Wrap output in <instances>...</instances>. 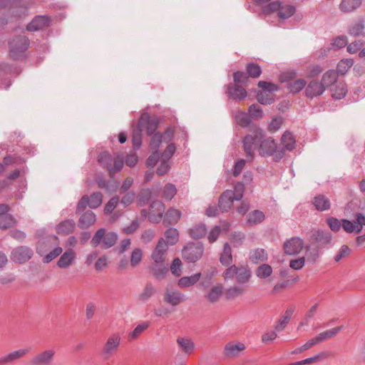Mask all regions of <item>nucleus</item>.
<instances>
[{
  "mask_svg": "<svg viewBox=\"0 0 365 365\" xmlns=\"http://www.w3.org/2000/svg\"><path fill=\"white\" fill-rule=\"evenodd\" d=\"M243 147L247 156L251 160L254 157L256 149H258L261 156L272 155L275 161L281 160L284 154V148L278 147L273 138H264L262 130L256 127L252 134L247 135L244 138Z\"/></svg>",
  "mask_w": 365,
  "mask_h": 365,
  "instance_id": "1",
  "label": "nucleus"
},
{
  "mask_svg": "<svg viewBox=\"0 0 365 365\" xmlns=\"http://www.w3.org/2000/svg\"><path fill=\"white\" fill-rule=\"evenodd\" d=\"M98 162L108 171L109 176L113 178L115 173L120 172L123 168L124 157L120 154L111 155L103 151L98 156Z\"/></svg>",
  "mask_w": 365,
  "mask_h": 365,
  "instance_id": "2",
  "label": "nucleus"
},
{
  "mask_svg": "<svg viewBox=\"0 0 365 365\" xmlns=\"http://www.w3.org/2000/svg\"><path fill=\"white\" fill-rule=\"evenodd\" d=\"M118 236L114 232H108L105 228L98 229L91 239L93 247L101 246L102 249L107 250L116 243Z\"/></svg>",
  "mask_w": 365,
  "mask_h": 365,
  "instance_id": "3",
  "label": "nucleus"
},
{
  "mask_svg": "<svg viewBox=\"0 0 365 365\" xmlns=\"http://www.w3.org/2000/svg\"><path fill=\"white\" fill-rule=\"evenodd\" d=\"M29 39L23 35L14 36L9 41V56L14 60H19L24 57L25 52L29 47Z\"/></svg>",
  "mask_w": 365,
  "mask_h": 365,
  "instance_id": "4",
  "label": "nucleus"
},
{
  "mask_svg": "<svg viewBox=\"0 0 365 365\" xmlns=\"http://www.w3.org/2000/svg\"><path fill=\"white\" fill-rule=\"evenodd\" d=\"M204 254L202 242H189L182 250V257L187 263H195L200 259Z\"/></svg>",
  "mask_w": 365,
  "mask_h": 365,
  "instance_id": "5",
  "label": "nucleus"
},
{
  "mask_svg": "<svg viewBox=\"0 0 365 365\" xmlns=\"http://www.w3.org/2000/svg\"><path fill=\"white\" fill-rule=\"evenodd\" d=\"M222 276L225 281L235 279L237 282L244 284L249 281L251 273L249 269L243 266L237 267L235 265H231L225 269Z\"/></svg>",
  "mask_w": 365,
  "mask_h": 365,
  "instance_id": "6",
  "label": "nucleus"
},
{
  "mask_svg": "<svg viewBox=\"0 0 365 365\" xmlns=\"http://www.w3.org/2000/svg\"><path fill=\"white\" fill-rule=\"evenodd\" d=\"M121 337L118 333L110 335L105 341L101 349V355L104 359H108L117 352L120 347Z\"/></svg>",
  "mask_w": 365,
  "mask_h": 365,
  "instance_id": "7",
  "label": "nucleus"
},
{
  "mask_svg": "<svg viewBox=\"0 0 365 365\" xmlns=\"http://www.w3.org/2000/svg\"><path fill=\"white\" fill-rule=\"evenodd\" d=\"M56 351L53 349H46L34 356L30 360L31 365H52Z\"/></svg>",
  "mask_w": 365,
  "mask_h": 365,
  "instance_id": "8",
  "label": "nucleus"
},
{
  "mask_svg": "<svg viewBox=\"0 0 365 365\" xmlns=\"http://www.w3.org/2000/svg\"><path fill=\"white\" fill-rule=\"evenodd\" d=\"M33 250L26 246H20L14 249L11 254V259L19 264L29 261L33 256Z\"/></svg>",
  "mask_w": 365,
  "mask_h": 365,
  "instance_id": "9",
  "label": "nucleus"
},
{
  "mask_svg": "<svg viewBox=\"0 0 365 365\" xmlns=\"http://www.w3.org/2000/svg\"><path fill=\"white\" fill-rule=\"evenodd\" d=\"M51 22V17L47 15L36 16L26 26V30L32 32L43 30L49 27Z\"/></svg>",
  "mask_w": 365,
  "mask_h": 365,
  "instance_id": "10",
  "label": "nucleus"
},
{
  "mask_svg": "<svg viewBox=\"0 0 365 365\" xmlns=\"http://www.w3.org/2000/svg\"><path fill=\"white\" fill-rule=\"evenodd\" d=\"M304 247V241L299 237H294L284 242V252L289 255L299 254Z\"/></svg>",
  "mask_w": 365,
  "mask_h": 365,
  "instance_id": "11",
  "label": "nucleus"
},
{
  "mask_svg": "<svg viewBox=\"0 0 365 365\" xmlns=\"http://www.w3.org/2000/svg\"><path fill=\"white\" fill-rule=\"evenodd\" d=\"M163 300L173 307L178 306L185 300V295L179 291L166 288L163 295Z\"/></svg>",
  "mask_w": 365,
  "mask_h": 365,
  "instance_id": "12",
  "label": "nucleus"
},
{
  "mask_svg": "<svg viewBox=\"0 0 365 365\" xmlns=\"http://www.w3.org/2000/svg\"><path fill=\"white\" fill-rule=\"evenodd\" d=\"M8 212V205L0 204V230L10 228L16 224V220Z\"/></svg>",
  "mask_w": 365,
  "mask_h": 365,
  "instance_id": "13",
  "label": "nucleus"
},
{
  "mask_svg": "<svg viewBox=\"0 0 365 365\" xmlns=\"http://www.w3.org/2000/svg\"><path fill=\"white\" fill-rule=\"evenodd\" d=\"M151 211L149 214L148 219L153 223H158L161 221L163 212L165 210V205L161 201L155 200L150 204Z\"/></svg>",
  "mask_w": 365,
  "mask_h": 365,
  "instance_id": "14",
  "label": "nucleus"
},
{
  "mask_svg": "<svg viewBox=\"0 0 365 365\" xmlns=\"http://www.w3.org/2000/svg\"><path fill=\"white\" fill-rule=\"evenodd\" d=\"M312 242L319 246L320 249L327 247L331 242L332 235L328 231L317 230L312 235Z\"/></svg>",
  "mask_w": 365,
  "mask_h": 365,
  "instance_id": "15",
  "label": "nucleus"
},
{
  "mask_svg": "<svg viewBox=\"0 0 365 365\" xmlns=\"http://www.w3.org/2000/svg\"><path fill=\"white\" fill-rule=\"evenodd\" d=\"M227 96L230 98L241 101L247 97L246 90L239 84L229 83L227 86Z\"/></svg>",
  "mask_w": 365,
  "mask_h": 365,
  "instance_id": "16",
  "label": "nucleus"
},
{
  "mask_svg": "<svg viewBox=\"0 0 365 365\" xmlns=\"http://www.w3.org/2000/svg\"><path fill=\"white\" fill-rule=\"evenodd\" d=\"M246 349L245 345L242 342H229L224 348L223 354L227 358H234L237 356L241 351Z\"/></svg>",
  "mask_w": 365,
  "mask_h": 365,
  "instance_id": "17",
  "label": "nucleus"
},
{
  "mask_svg": "<svg viewBox=\"0 0 365 365\" xmlns=\"http://www.w3.org/2000/svg\"><path fill=\"white\" fill-rule=\"evenodd\" d=\"M325 91L324 86L316 80L311 81L305 88V95L309 98L319 96Z\"/></svg>",
  "mask_w": 365,
  "mask_h": 365,
  "instance_id": "18",
  "label": "nucleus"
},
{
  "mask_svg": "<svg viewBox=\"0 0 365 365\" xmlns=\"http://www.w3.org/2000/svg\"><path fill=\"white\" fill-rule=\"evenodd\" d=\"M168 246L164 239L159 240L155 248L154 249L151 258L156 262H165V254L168 251Z\"/></svg>",
  "mask_w": 365,
  "mask_h": 365,
  "instance_id": "19",
  "label": "nucleus"
},
{
  "mask_svg": "<svg viewBox=\"0 0 365 365\" xmlns=\"http://www.w3.org/2000/svg\"><path fill=\"white\" fill-rule=\"evenodd\" d=\"M29 352V349H21L16 351H11L6 355L0 357V365H6L11 364L16 360L20 359Z\"/></svg>",
  "mask_w": 365,
  "mask_h": 365,
  "instance_id": "20",
  "label": "nucleus"
},
{
  "mask_svg": "<svg viewBox=\"0 0 365 365\" xmlns=\"http://www.w3.org/2000/svg\"><path fill=\"white\" fill-rule=\"evenodd\" d=\"M233 194L231 190H227L220 195L218 200V207L222 212H227L233 206V202L235 200L231 197Z\"/></svg>",
  "mask_w": 365,
  "mask_h": 365,
  "instance_id": "21",
  "label": "nucleus"
},
{
  "mask_svg": "<svg viewBox=\"0 0 365 365\" xmlns=\"http://www.w3.org/2000/svg\"><path fill=\"white\" fill-rule=\"evenodd\" d=\"M75 259L76 253L74 250L69 249L60 257L57 262V266L61 269H66L74 263Z\"/></svg>",
  "mask_w": 365,
  "mask_h": 365,
  "instance_id": "22",
  "label": "nucleus"
},
{
  "mask_svg": "<svg viewBox=\"0 0 365 365\" xmlns=\"http://www.w3.org/2000/svg\"><path fill=\"white\" fill-rule=\"evenodd\" d=\"M58 241L56 236H50L46 239L39 240L36 246V252L41 255L43 256L46 251H48L52 245H55Z\"/></svg>",
  "mask_w": 365,
  "mask_h": 365,
  "instance_id": "23",
  "label": "nucleus"
},
{
  "mask_svg": "<svg viewBox=\"0 0 365 365\" xmlns=\"http://www.w3.org/2000/svg\"><path fill=\"white\" fill-rule=\"evenodd\" d=\"M177 344L181 351L187 355H190L195 351V344L190 338L178 337L177 339Z\"/></svg>",
  "mask_w": 365,
  "mask_h": 365,
  "instance_id": "24",
  "label": "nucleus"
},
{
  "mask_svg": "<svg viewBox=\"0 0 365 365\" xmlns=\"http://www.w3.org/2000/svg\"><path fill=\"white\" fill-rule=\"evenodd\" d=\"M140 124L142 126L145 127L147 135H151L155 134V131L158 128V120L153 118H150L149 116H141L140 119Z\"/></svg>",
  "mask_w": 365,
  "mask_h": 365,
  "instance_id": "25",
  "label": "nucleus"
},
{
  "mask_svg": "<svg viewBox=\"0 0 365 365\" xmlns=\"http://www.w3.org/2000/svg\"><path fill=\"white\" fill-rule=\"evenodd\" d=\"M96 221V215L91 210L85 212L78 220V227L82 229H88Z\"/></svg>",
  "mask_w": 365,
  "mask_h": 365,
  "instance_id": "26",
  "label": "nucleus"
},
{
  "mask_svg": "<svg viewBox=\"0 0 365 365\" xmlns=\"http://www.w3.org/2000/svg\"><path fill=\"white\" fill-rule=\"evenodd\" d=\"M76 227V222L73 220H66L56 226V232L60 235H68L72 233Z\"/></svg>",
  "mask_w": 365,
  "mask_h": 365,
  "instance_id": "27",
  "label": "nucleus"
},
{
  "mask_svg": "<svg viewBox=\"0 0 365 365\" xmlns=\"http://www.w3.org/2000/svg\"><path fill=\"white\" fill-rule=\"evenodd\" d=\"M164 262H156L153 261L150 264V269L152 274L158 279H163L168 272V267Z\"/></svg>",
  "mask_w": 365,
  "mask_h": 365,
  "instance_id": "28",
  "label": "nucleus"
},
{
  "mask_svg": "<svg viewBox=\"0 0 365 365\" xmlns=\"http://www.w3.org/2000/svg\"><path fill=\"white\" fill-rule=\"evenodd\" d=\"M223 286L222 284H217L213 286L205 295V298L210 303L214 304L219 301L223 294Z\"/></svg>",
  "mask_w": 365,
  "mask_h": 365,
  "instance_id": "29",
  "label": "nucleus"
},
{
  "mask_svg": "<svg viewBox=\"0 0 365 365\" xmlns=\"http://www.w3.org/2000/svg\"><path fill=\"white\" fill-rule=\"evenodd\" d=\"M361 5V0H341L339 8L342 13H351Z\"/></svg>",
  "mask_w": 365,
  "mask_h": 365,
  "instance_id": "30",
  "label": "nucleus"
},
{
  "mask_svg": "<svg viewBox=\"0 0 365 365\" xmlns=\"http://www.w3.org/2000/svg\"><path fill=\"white\" fill-rule=\"evenodd\" d=\"M150 325V322L148 321H144L138 324L135 329L128 333V340L129 341H133L138 339L140 335L148 329Z\"/></svg>",
  "mask_w": 365,
  "mask_h": 365,
  "instance_id": "31",
  "label": "nucleus"
},
{
  "mask_svg": "<svg viewBox=\"0 0 365 365\" xmlns=\"http://www.w3.org/2000/svg\"><path fill=\"white\" fill-rule=\"evenodd\" d=\"M342 329V326L334 327L333 329L321 332L313 339L316 344H319L334 337Z\"/></svg>",
  "mask_w": 365,
  "mask_h": 365,
  "instance_id": "32",
  "label": "nucleus"
},
{
  "mask_svg": "<svg viewBox=\"0 0 365 365\" xmlns=\"http://www.w3.org/2000/svg\"><path fill=\"white\" fill-rule=\"evenodd\" d=\"M321 252L322 249L319 248V246L312 242L306 249V257L307 261L312 263L316 262L317 259L319 257Z\"/></svg>",
  "mask_w": 365,
  "mask_h": 365,
  "instance_id": "33",
  "label": "nucleus"
},
{
  "mask_svg": "<svg viewBox=\"0 0 365 365\" xmlns=\"http://www.w3.org/2000/svg\"><path fill=\"white\" fill-rule=\"evenodd\" d=\"M294 312V307L293 306L289 307L286 309L284 315L280 319H279L278 322H277L274 327L276 331H281L284 329L289 319H291Z\"/></svg>",
  "mask_w": 365,
  "mask_h": 365,
  "instance_id": "34",
  "label": "nucleus"
},
{
  "mask_svg": "<svg viewBox=\"0 0 365 365\" xmlns=\"http://www.w3.org/2000/svg\"><path fill=\"white\" fill-rule=\"evenodd\" d=\"M313 205L318 211L328 210L331 207L329 199L324 195H318L313 200Z\"/></svg>",
  "mask_w": 365,
  "mask_h": 365,
  "instance_id": "35",
  "label": "nucleus"
},
{
  "mask_svg": "<svg viewBox=\"0 0 365 365\" xmlns=\"http://www.w3.org/2000/svg\"><path fill=\"white\" fill-rule=\"evenodd\" d=\"M181 212L177 209L170 208L165 213L163 224L165 225H175L178 223V222L181 218Z\"/></svg>",
  "mask_w": 365,
  "mask_h": 365,
  "instance_id": "36",
  "label": "nucleus"
},
{
  "mask_svg": "<svg viewBox=\"0 0 365 365\" xmlns=\"http://www.w3.org/2000/svg\"><path fill=\"white\" fill-rule=\"evenodd\" d=\"M337 78V72L334 69H330L323 74L321 83L324 86V88L326 89V88L329 87L336 83Z\"/></svg>",
  "mask_w": 365,
  "mask_h": 365,
  "instance_id": "37",
  "label": "nucleus"
},
{
  "mask_svg": "<svg viewBox=\"0 0 365 365\" xmlns=\"http://www.w3.org/2000/svg\"><path fill=\"white\" fill-rule=\"evenodd\" d=\"M201 277V273H196L189 277H182L178 282V285L180 288H185L196 284Z\"/></svg>",
  "mask_w": 365,
  "mask_h": 365,
  "instance_id": "38",
  "label": "nucleus"
},
{
  "mask_svg": "<svg viewBox=\"0 0 365 365\" xmlns=\"http://www.w3.org/2000/svg\"><path fill=\"white\" fill-rule=\"evenodd\" d=\"M220 261L224 266H230L232 263V249L228 242L224 245Z\"/></svg>",
  "mask_w": 365,
  "mask_h": 365,
  "instance_id": "39",
  "label": "nucleus"
},
{
  "mask_svg": "<svg viewBox=\"0 0 365 365\" xmlns=\"http://www.w3.org/2000/svg\"><path fill=\"white\" fill-rule=\"evenodd\" d=\"M155 292V287L150 282L146 283L144 289L138 294V300L144 303L147 302Z\"/></svg>",
  "mask_w": 365,
  "mask_h": 365,
  "instance_id": "40",
  "label": "nucleus"
},
{
  "mask_svg": "<svg viewBox=\"0 0 365 365\" xmlns=\"http://www.w3.org/2000/svg\"><path fill=\"white\" fill-rule=\"evenodd\" d=\"M250 260L255 264L267 259V254L264 249L257 248L250 252Z\"/></svg>",
  "mask_w": 365,
  "mask_h": 365,
  "instance_id": "41",
  "label": "nucleus"
},
{
  "mask_svg": "<svg viewBox=\"0 0 365 365\" xmlns=\"http://www.w3.org/2000/svg\"><path fill=\"white\" fill-rule=\"evenodd\" d=\"M264 218L265 216L263 212L258 210H255L247 215V223L251 225H255L261 223Z\"/></svg>",
  "mask_w": 365,
  "mask_h": 365,
  "instance_id": "42",
  "label": "nucleus"
},
{
  "mask_svg": "<svg viewBox=\"0 0 365 365\" xmlns=\"http://www.w3.org/2000/svg\"><path fill=\"white\" fill-rule=\"evenodd\" d=\"M347 93V87L345 83L339 82L333 88H331V96L337 100H340L346 96Z\"/></svg>",
  "mask_w": 365,
  "mask_h": 365,
  "instance_id": "43",
  "label": "nucleus"
},
{
  "mask_svg": "<svg viewBox=\"0 0 365 365\" xmlns=\"http://www.w3.org/2000/svg\"><path fill=\"white\" fill-rule=\"evenodd\" d=\"M207 233V228L204 224H198L189 230V235L192 238L200 239Z\"/></svg>",
  "mask_w": 365,
  "mask_h": 365,
  "instance_id": "44",
  "label": "nucleus"
},
{
  "mask_svg": "<svg viewBox=\"0 0 365 365\" xmlns=\"http://www.w3.org/2000/svg\"><path fill=\"white\" fill-rule=\"evenodd\" d=\"M354 60L352 58L341 59L337 64V74L344 75L353 66Z\"/></svg>",
  "mask_w": 365,
  "mask_h": 365,
  "instance_id": "45",
  "label": "nucleus"
},
{
  "mask_svg": "<svg viewBox=\"0 0 365 365\" xmlns=\"http://www.w3.org/2000/svg\"><path fill=\"white\" fill-rule=\"evenodd\" d=\"M247 75L252 78H257L262 74V69L259 64L255 63H248L246 65Z\"/></svg>",
  "mask_w": 365,
  "mask_h": 365,
  "instance_id": "46",
  "label": "nucleus"
},
{
  "mask_svg": "<svg viewBox=\"0 0 365 365\" xmlns=\"http://www.w3.org/2000/svg\"><path fill=\"white\" fill-rule=\"evenodd\" d=\"M295 12V7L289 4H282L279 9L278 16L281 19H286L292 16Z\"/></svg>",
  "mask_w": 365,
  "mask_h": 365,
  "instance_id": "47",
  "label": "nucleus"
},
{
  "mask_svg": "<svg viewBox=\"0 0 365 365\" xmlns=\"http://www.w3.org/2000/svg\"><path fill=\"white\" fill-rule=\"evenodd\" d=\"M282 143L287 150H292L295 148V140L290 132H285L282 136Z\"/></svg>",
  "mask_w": 365,
  "mask_h": 365,
  "instance_id": "48",
  "label": "nucleus"
},
{
  "mask_svg": "<svg viewBox=\"0 0 365 365\" xmlns=\"http://www.w3.org/2000/svg\"><path fill=\"white\" fill-rule=\"evenodd\" d=\"M165 237L167 240V245H173L178 241L179 233L177 229L170 227L165 232Z\"/></svg>",
  "mask_w": 365,
  "mask_h": 365,
  "instance_id": "49",
  "label": "nucleus"
},
{
  "mask_svg": "<svg viewBox=\"0 0 365 365\" xmlns=\"http://www.w3.org/2000/svg\"><path fill=\"white\" fill-rule=\"evenodd\" d=\"M151 197V192L149 189L142 190L137 196V204L142 207L145 205Z\"/></svg>",
  "mask_w": 365,
  "mask_h": 365,
  "instance_id": "50",
  "label": "nucleus"
},
{
  "mask_svg": "<svg viewBox=\"0 0 365 365\" xmlns=\"http://www.w3.org/2000/svg\"><path fill=\"white\" fill-rule=\"evenodd\" d=\"M306 84V81L300 78L294 81L290 82L288 84V89L292 93H297L305 87Z\"/></svg>",
  "mask_w": 365,
  "mask_h": 365,
  "instance_id": "51",
  "label": "nucleus"
},
{
  "mask_svg": "<svg viewBox=\"0 0 365 365\" xmlns=\"http://www.w3.org/2000/svg\"><path fill=\"white\" fill-rule=\"evenodd\" d=\"M245 289L241 286H233L226 289L225 296L228 299H232L244 293Z\"/></svg>",
  "mask_w": 365,
  "mask_h": 365,
  "instance_id": "52",
  "label": "nucleus"
},
{
  "mask_svg": "<svg viewBox=\"0 0 365 365\" xmlns=\"http://www.w3.org/2000/svg\"><path fill=\"white\" fill-rule=\"evenodd\" d=\"M235 120L240 126L247 127L250 123V119L248 115L243 111H237L235 115Z\"/></svg>",
  "mask_w": 365,
  "mask_h": 365,
  "instance_id": "53",
  "label": "nucleus"
},
{
  "mask_svg": "<svg viewBox=\"0 0 365 365\" xmlns=\"http://www.w3.org/2000/svg\"><path fill=\"white\" fill-rule=\"evenodd\" d=\"M272 273V268L267 264H263L257 267L256 269V275L262 279H265L271 275Z\"/></svg>",
  "mask_w": 365,
  "mask_h": 365,
  "instance_id": "54",
  "label": "nucleus"
},
{
  "mask_svg": "<svg viewBox=\"0 0 365 365\" xmlns=\"http://www.w3.org/2000/svg\"><path fill=\"white\" fill-rule=\"evenodd\" d=\"M177 189L173 184L168 183L165 185L163 191V197L167 200H170L176 195Z\"/></svg>",
  "mask_w": 365,
  "mask_h": 365,
  "instance_id": "55",
  "label": "nucleus"
},
{
  "mask_svg": "<svg viewBox=\"0 0 365 365\" xmlns=\"http://www.w3.org/2000/svg\"><path fill=\"white\" fill-rule=\"evenodd\" d=\"M281 3L282 2L280 1H276L268 4L262 8V14L264 15H269L275 11L279 12V9L281 7Z\"/></svg>",
  "mask_w": 365,
  "mask_h": 365,
  "instance_id": "56",
  "label": "nucleus"
},
{
  "mask_svg": "<svg viewBox=\"0 0 365 365\" xmlns=\"http://www.w3.org/2000/svg\"><path fill=\"white\" fill-rule=\"evenodd\" d=\"M103 195L101 192H94L88 197L89 207L97 208L102 203Z\"/></svg>",
  "mask_w": 365,
  "mask_h": 365,
  "instance_id": "57",
  "label": "nucleus"
},
{
  "mask_svg": "<svg viewBox=\"0 0 365 365\" xmlns=\"http://www.w3.org/2000/svg\"><path fill=\"white\" fill-rule=\"evenodd\" d=\"M182 263L179 258H175L170 265V271L175 277H180L182 274Z\"/></svg>",
  "mask_w": 365,
  "mask_h": 365,
  "instance_id": "58",
  "label": "nucleus"
},
{
  "mask_svg": "<svg viewBox=\"0 0 365 365\" xmlns=\"http://www.w3.org/2000/svg\"><path fill=\"white\" fill-rule=\"evenodd\" d=\"M143 258L142 250L139 248H135L130 256V264L132 267H135L141 262Z\"/></svg>",
  "mask_w": 365,
  "mask_h": 365,
  "instance_id": "59",
  "label": "nucleus"
},
{
  "mask_svg": "<svg viewBox=\"0 0 365 365\" xmlns=\"http://www.w3.org/2000/svg\"><path fill=\"white\" fill-rule=\"evenodd\" d=\"M245 191V185L242 182H237L235 184L234 190H231L232 193L233 194L231 197L234 198L235 200H240L244 195Z\"/></svg>",
  "mask_w": 365,
  "mask_h": 365,
  "instance_id": "60",
  "label": "nucleus"
},
{
  "mask_svg": "<svg viewBox=\"0 0 365 365\" xmlns=\"http://www.w3.org/2000/svg\"><path fill=\"white\" fill-rule=\"evenodd\" d=\"M248 110L251 118L254 119H259L263 115V111L262 108L257 104H253L250 106L249 107Z\"/></svg>",
  "mask_w": 365,
  "mask_h": 365,
  "instance_id": "61",
  "label": "nucleus"
},
{
  "mask_svg": "<svg viewBox=\"0 0 365 365\" xmlns=\"http://www.w3.org/2000/svg\"><path fill=\"white\" fill-rule=\"evenodd\" d=\"M351 254V250L347 245H342L338 253L334 256L336 262H340L341 259L347 257Z\"/></svg>",
  "mask_w": 365,
  "mask_h": 365,
  "instance_id": "62",
  "label": "nucleus"
},
{
  "mask_svg": "<svg viewBox=\"0 0 365 365\" xmlns=\"http://www.w3.org/2000/svg\"><path fill=\"white\" fill-rule=\"evenodd\" d=\"M365 26L363 21H359L353 25L349 31V33L354 36H360L364 34Z\"/></svg>",
  "mask_w": 365,
  "mask_h": 365,
  "instance_id": "63",
  "label": "nucleus"
},
{
  "mask_svg": "<svg viewBox=\"0 0 365 365\" xmlns=\"http://www.w3.org/2000/svg\"><path fill=\"white\" fill-rule=\"evenodd\" d=\"M354 217L357 227L356 234H359L362 231L363 227L365 226V216L362 213L356 212L354 215Z\"/></svg>",
  "mask_w": 365,
  "mask_h": 365,
  "instance_id": "64",
  "label": "nucleus"
}]
</instances>
